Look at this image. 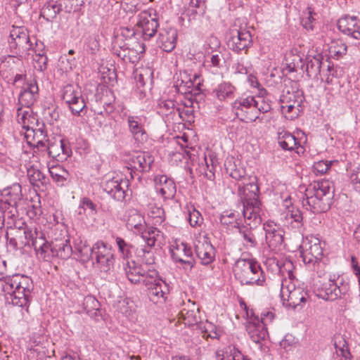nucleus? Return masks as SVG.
<instances>
[{"mask_svg": "<svg viewBox=\"0 0 360 360\" xmlns=\"http://www.w3.org/2000/svg\"><path fill=\"white\" fill-rule=\"evenodd\" d=\"M6 269V262L0 257V291L5 293L8 302L20 307H28L30 294L34 289L32 279L23 274L1 277Z\"/></svg>", "mask_w": 360, "mask_h": 360, "instance_id": "f257e3e1", "label": "nucleus"}, {"mask_svg": "<svg viewBox=\"0 0 360 360\" xmlns=\"http://www.w3.org/2000/svg\"><path fill=\"white\" fill-rule=\"evenodd\" d=\"M259 188L257 177L250 176L248 180L238 184V195L243 202V216L245 221L250 226H258L262 223V204L258 200Z\"/></svg>", "mask_w": 360, "mask_h": 360, "instance_id": "f03ea898", "label": "nucleus"}, {"mask_svg": "<svg viewBox=\"0 0 360 360\" xmlns=\"http://www.w3.org/2000/svg\"><path fill=\"white\" fill-rule=\"evenodd\" d=\"M293 265L290 262H285L280 271L285 278L281 282V297L283 304L294 309L302 307L309 300L304 287L297 285V280L292 272Z\"/></svg>", "mask_w": 360, "mask_h": 360, "instance_id": "7ed1b4c3", "label": "nucleus"}, {"mask_svg": "<svg viewBox=\"0 0 360 360\" xmlns=\"http://www.w3.org/2000/svg\"><path fill=\"white\" fill-rule=\"evenodd\" d=\"M233 271L242 285L263 286L265 284L266 278L260 264L253 259L239 258L235 262Z\"/></svg>", "mask_w": 360, "mask_h": 360, "instance_id": "20e7f679", "label": "nucleus"}, {"mask_svg": "<svg viewBox=\"0 0 360 360\" xmlns=\"http://www.w3.org/2000/svg\"><path fill=\"white\" fill-rule=\"evenodd\" d=\"M8 43L11 52L19 58H26L34 49L25 27L13 26L10 30Z\"/></svg>", "mask_w": 360, "mask_h": 360, "instance_id": "39448f33", "label": "nucleus"}, {"mask_svg": "<svg viewBox=\"0 0 360 360\" xmlns=\"http://www.w3.org/2000/svg\"><path fill=\"white\" fill-rule=\"evenodd\" d=\"M23 233L25 241L22 243L25 245H32L38 257L44 260H50L54 257L55 243L49 244L46 241L44 233L37 231V229H25Z\"/></svg>", "mask_w": 360, "mask_h": 360, "instance_id": "423d86ee", "label": "nucleus"}, {"mask_svg": "<svg viewBox=\"0 0 360 360\" xmlns=\"http://www.w3.org/2000/svg\"><path fill=\"white\" fill-rule=\"evenodd\" d=\"M144 285L147 288V294L150 301L155 304L165 303L169 293V287L155 270H150L144 281Z\"/></svg>", "mask_w": 360, "mask_h": 360, "instance_id": "0eeeda50", "label": "nucleus"}, {"mask_svg": "<svg viewBox=\"0 0 360 360\" xmlns=\"http://www.w3.org/2000/svg\"><path fill=\"white\" fill-rule=\"evenodd\" d=\"M349 291V283L338 277L336 280L330 278L327 282L323 283L316 292L319 297L327 301H334L346 295Z\"/></svg>", "mask_w": 360, "mask_h": 360, "instance_id": "6e6552de", "label": "nucleus"}, {"mask_svg": "<svg viewBox=\"0 0 360 360\" xmlns=\"http://www.w3.org/2000/svg\"><path fill=\"white\" fill-rule=\"evenodd\" d=\"M96 268L101 272L108 273L114 266L115 258L111 246L101 240L94 244V252L91 257Z\"/></svg>", "mask_w": 360, "mask_h": 360, "instance_id": "1a4fd4ad", "label": "nucleus"}, {"mask_svg": "<svg viewBox=\"0 0 360 360\" xmlns=\"http://www.w3.org/2000/svg\"><path fill=\"white\" fill-rule=\"evenodd\" d=\"M255 97L248 96L236 99L232 104V108L238 118L245 122H255L262 119L257 115V110L255 107Z\"/></svg>", "mask_w": 360, "mask_h": 360, "instance_id": "9d476101", "label": "nucleus"}, {"mask_svg": "<svg viewBox=\"0 0 360 360\" xmlns=\"http://www.w3.org/2000/svg\"><path fill=\"white\" fill-rule=\"evenodd\" d=\"M62 100L72 114L79 116L86 107L82 91L78 86L71 84L65 86L62 92Z\"/></svg>", "mask_w": 360, "mask_h": 360, "instance_id": "9b49d317", "label": "nucleus"}, {"mask_svg": "<svg viewBox=\"0 0 360 360\" xmlns=\"http://www.w3.org/2000/svg\"><path fill=\"white\" fill-rule=\"evenodd\" d=\"M136 26L141 29L144 40L150 39L155 34L159 26L155 11L148 9L139 13Z\"/></svg>", "mask_w": 360, "mask_h": 360, "instance_id": "f8f14e48", "label": "nucleus"}, {"mask_svg": "<svg viewBox=\"0 0 360 360\" xmlns=\"http://www.w3.org/2000/svg\"><path fill=\"white\" fill-rule=\"evenodd\" d=\"M27 143L33 147V157L39 160V156L44 152L49 143L46 132L42 128H30L25 134Z\"/></svg>", "mask_w": 360, "mask_h": 360, "instance_id": "ddd939ff", "label": "nucleus"}, {"mask_svg": "<svg viewBox=\"0 0 360 360\" xmlns=\"http://www.w3.org/2000/svg\"><path fill=\"white\" fill-rule=\"evenodd\" d=\"M72 150L67 141L64 139L56 140L47 144L44 152H42L39 159L46 157L52 158L58 162H63L70 157Z\"/></svg>", "mask_w": 360, "mask_h": 360, "instance_id": "4468645a", "label": "nucleus"}, {"mask_svg": "<svg viewBox=\"0 0 360 360\" xmlns=\"http://www.w3.org/2000/svg\"><path fill=\"white\" fill-rule=\"evenodd\" d=\"M266 243L271 250H280L283 243V231L274 221H266L263 225Z\"/></svg>", "mask_w": 360, "mask_h": 360, "instance_id": "2eb2a0df", "label": "nucleus"}, {"mask_svg": "<svg viewBox=\"0 0 360 360\" xmlns=\"http://www.w3.org/2000/svg\"><path fill=\"white\" fill-rule=\"evenodd\" d=\"M172 259L176 262H179L184 265V268L186 270L188 268L191 270L194 264L195 260L193 257L192 250L190 246L183 242L176 243L172 246L171 250Z\"/></svg>", "mask_w": 360, "mask_h": 360, "instance_id": "dca6fc26", "label": "nucleus"}, {"mask_svg": "<svg viewBox=\"0 0 360 360\" xmlns=\"http://www.w3.org/2000/svg\"><path fill=\"white\" fill-rule=\"evenodd\" d=\"M128 186L129 181L120 178H112L105 181L103 185L104 191L117 201L124 200Z\"/></svg>", "mask_w": 360, "mask_h": 360, "instance_id": "f3484780", "label": "nucleus"}, {"mask_svg": "<svg viewBox=\"0 0 360 360\" xmlns=\"http://www.w3.org/2000/svg\"><path fill=\"white\" fill-rule=\"evenodd\" d=\"M195 250L202 264L207 265L213 262L215 250L206 236L200 237L195 242Z\"/></svg>", "mask_w": 360, "mask_h": 360, "instance_id": "a211bd4d", "label": "nucleus"}, {"mask_svg": "<svg viewBox=\"0 0 360 360\" xmlns=\"http://www.w3.org/2000/svg\"><path fill=\"white\" fill-rule=\"evenodd\" d=\"M338 30L355 39H360V20L356 16L345 15L338 21Z\"/></svg>", "mask_w": 360, "mask_h": 360, "instance_id": "6ab92c4d", "label": "nucleus"}, {"mask_svg": "<svg viewBox=\"0 0 360 360\" xmlns=\"http://www.w3.org/2000/svg\"><path fill=\"white\" fill-rule=\"evenodd\" d=\"M201 85L200 76L195 73L191 75L187 71L180 72L179 77H178L176 86L179 88V91L186 93H192L193 89L200 90Z\"/></svg>", "mask_w": 360, "mask_h": 360, "instance_id": "aec40b11", "label": "nucleus"}, {"mask_svg": "<svg viewBox=\"0 0 360 360\" xmlns=\"http://www.w3.org/2000/svg\"><path fill=\"white\" fill-rule=\"evenodd\" d=\"M127 124L130 133L139 143H143L148 140V134L144 129L143 118L137 115H129Z\"/></svg>", "mask_w": 360, "mask_h": 360, "instance_id": "412c9836", "label": "nucleus"}, {"mask_svg": "<svg viewBox=\"0 0 360 360\" xmlns=\"http://www.w3.org/2000/svg\"><path fill=\"white\" fill-rule=\"evenodd\" d=\"M252 35L249 31L240 30L236 31V34L230 37L228 41L229 47L233 51L239 53L247 50L252 44Z\"/></svg>", "mask_w": 360, "mask_h": 360, "instance_id": "4be33fe9", "label": "nucleus"}, {"mask_svg": "<svg viewBox=\"0 0 360 360\" xmlns=\"http://www.w3.org/2000/svg\"><path fill=\"white\" fill-rule=\"evenodd\" d=\"M155 186L157 193H160L165 200L172 199L176 192L174 181L166 175L155 177Z\"/></svg>", "mask_w": 360, "mask_h": 360, "instance_id": "5701e85b", "label": "nucleus"}, {"mask_svg": "<svg viewBox=\"0 0 360 360\" xmlns=\"http://www.w3.org/2000/svg\"><path fill=\"white\" fill-rule=\"evenodd\" d=\"M178 32L176 29L169 27L160 31L158 39V44L165 52H171L176 44Z\"/></svg>", "mask_w": 360, "mask_h": 360, "instance_id": "b1692460", "label": "nucleus"}, {"mask_svg": "<svg viewBox=\"0 0 360 360\" xmlns=\"http://www.w3.org/2000/svg\"><path fill=\"white\" fill-rule=\"evenodd\" d=\"M306 199L303 200L302 205L307 210H310L314 213L325 212L328 209V203L325 199L313 193V190L307 188L305 191Z\"/></svg>", "mask_w": 360, "mask_h": 360, "instance_id": "393cba45", "label": "nucleus"}, {"mask_svg": "<svg viewBox=\"0 0 360 360\" xmlns=\"http://www.w3.org/2000/svg\"><path fill=\"white\" fill-rule=\"evenodd\" d=\"M125 274L128 280L134 284L142 282L144 284V281L146 278V275L150 269L147 271L143 269L142 266L136 264L134 261H127L126 266L124 267Z\"/></svg>", "mask_w": 360, "mask_h": 360, "instance_id": "a878e982", "label": "nucleus"}, {"mask_svg": "<svg viewBox=\"0 0 360 360\" xmlns=\"http://www.w3.org/2000/svg\"><path fill=\"white\" fill-rule=\"evenodd\" d=\"M154 162V158L148 153H138L131 158V165L136 170L148 172Z\"/></svg>", "mask_w": 360, "mask_h": 360, "instance_id": "bb28decb", "label": "nucleus"}, {"mask_svg": "<svg viewBox=\"0 0 360 360\" xmlns=\"http://www.w3.org/2000/svg\"><path fill=\"white\" fill-rule=\"evenodd\" d=\"M278 145L285 150H295L300 153V149H302L300 142L291 133L283 130L278 134Z\"/></svg>", "mask_w": 360, "mask_h": 360, "instance_id": "cd10ccee", "label": "nucleus"}, {"mask_svg": "<svg viewBox=\"0 0 360 360\" xmlns=\"http://www.w3.org/2000/svg\"><path fill=\"white\" fill-rule=\"evenodd\" d=\"M17 121L26 131L33 128L37 120L31 108L18 107L17 109Z\"/></svg>", "mask_w": 360, "mask_h": 360, "instance_id": "c85d7f7f", "label": "nucleus"}, {"mask_svg": "<svg viewBox=\"0 0 360 360\" xmlns=\"http://www.w3.org/2000/svg\"><path fill=\"white\" fill-rule=\"evenodd\" d=\"M17 213V208L9 205L8 200H0V230L4 228L6 223L11 227L12 223L9 220H13Z\"/></svg>", "mask_w": 360, "mask_h": 360, "instance_id": "c756f323", "label": "nucleus"}, {"mask_svg": "<svg viewBox=\"0 0 360 360\" xmlns=\"http://www.w3.org/2000/svg\"><path fill=\"white\" fill-rule=\"evenodd\" d=\"M246 330L250 339L255 343H259L267 335L265 326L259 321H249L246 325Z\"/></svg>", "mask_w": 360, "mask_h": 360, "instance_id": "7c9ffc66", "label": "nucleus"}, {"mask_svg": "<svg viewBox=\"0 0 360 360\" xmlns=\"http://www.w3.org/2000/svg\"><path fill=\"white\" fill-rule=\"evenodd\" d=\"M199 308L195 303H192L191 308H184L179 313L180 319L183 320L185 325L192 326L200 322Z\"/></svg>", "mask_w": 360, "mask_h": 360, "instance_id": "2f4dec72", "label": "nucleus"}, {"mask_svg": "<svg viewBox=\"0 0 360 360\" xmlns=\"http://www.w3.org/2000/svg\"><path fill=\"white\" fill-rule=\"evenodd\" d=\"M127 227L136 233L142 232L146 227L144 217L136 210L129 212Z\"/></svg>", "mask_w": 360, "mask_h": 360, "instance_id": "473e14b6", "label": "nucleus"}, {"mask_svg": "<svg viewBox=\"0 0 360 360\" xmlns=\"http://www.w3.org/2000/svg\"><path fill=\"white\" fill-rule=\"evenodd\" d=\"M248 226L243 225V224L239 226L237 229L238 231L239 234L243 238V244L245 247L250 248H255L257 245V241L256 240L255 236L253 233L252 228L256 227L257 226H250L248 224Z\"/></svg>", "mask_w": 360, "mask_h": 360, "instance_id": "72a5a7b5", "label": "nucleus"}, {"mask_svg": "<svg viewBox=\"0 0 360 360\" xmlns=\"http://www.w3.org/2000/svg\"><path fill=\"white\" fill-rule=\"evenodd\" d=\"M75 251L77 255L83 261H87L90 259L94 250V245L90 246L86 240H82L81 238H77L74 242Z\"/></svg>", "mask_w": 360, "mask_h": 360, "instance_id": "f704fd0d", "label": "nucleus"}, {"mask_svg": "<svg viewBox=\"0 0 360 360\" xmlns=\"http://www.w3.org/2000/svg\"><path fill=\"white\" fill-rule=\"evenodd\" d=\"M240 218L241 214L239 212L231 210L223 212L219 217V221L224 226H231L237 229L242 224Z\"/></svg>", "mask_w": 360, "mask_h": 360, "instance_id": "c9c22d12", "label": "nucleus"}, {"mask_svg": "<svg viewBox=\"0 0 360 360\" xmlns=\"http://www.w3.org/2000/svg\"><path fill=\"white\" fill-rule=\"evenodd\" d=\"M323 56L318 54L312 58H307L306 72L309 77L317 78L321 74Z\"/></svg>", "mask_w": 360, "mask_h": 360, "instance_id": "e433bc0d", "label": "nucleus"}, {"mask_svg": "<svg viewBox=\"0 0 360 360\" xmlns=\"http://www.w3.org/2000/svg\"><path fill=\"white\" fill-rule=\"evenodd\" d=\"M4 195L6 199L4 201H7L9 205L16 207L18 201L22 198V189L19 184H14L10 188L4 191Z\"/></svg>", "mask_w": 360, "mask_h": 360, "instance_id": "4c0bfd02", "label": "nucleus"}, {"mask_svg": "<svg viewBox=\"0 0 360 360\" xmlns=\"http://www.w3.org/2000/svg\"><path fill=\"white\" fill-rule=\"evenodd\" d=\"M304 100L303 94L302 91H289L285 92L281 96L280 102L283 104H289L297 107H302V103Z\"/></svg>", "mask_w": 360, "mask_h": 360, "instance_id": "58836bf2", "label": "nucleus"}, {"mask_svg": "<svg viewBox=\"0 0 360 360\" xmlns=\"http://www.w3.org/2000/svg\"><path fill=\"white\" fill-rule=\"evenodd\" d=\"M226 173L233 179L238 181V184H242L248 180L250 176L246 174V172L243 168H236V165L231 161L226 162L225 163Z\"/></svg>", "mask_w": 360, "mask_h": 360, "instance_id": "ea45409f", "label": "nucleus"}, {"mask_svg": "<svg viewBox=\"0 0 360 360\" xmlns=\"http://www.w3.org/2000/svg\"><path fill=\"white\" fill-rule=\"evenodd\" d=\"M236 88L229 82H223L217 86L214 92L220 101L233 98L235 96Z\"/></svg>", "mask_w": 360, "mask_h": 360, "instance_id": "a19ab883", "label": "nucleus"}, {"mask_svg": "<svg viewBox=\"0 0 360 360\" xmlns=\"http://www.w3.org/2000/svg\"><path fill=\"white\" fill-rule=\"evenodd\" d=\"M60 12L57 2L51 0L44 5L41 10L40 15L46 19V20L51 21Z\"/></svg>", "mask_w": 360, "mask_h": 360, "instance_id": "79ce46f5", "label": "nucleus"}, {"mask_svg": "<svg viewBox=\"0 0 360 360\" xmlns=\"http://www.w3.org/2000/svg\"><path fill=\"white\" fill-rule=\"evenodd\" d=\"M307 188L313 190V193L324 198L327 195L330 194L332 186L331 182L328 180H322L321 181L314 182L310 184Z\"/></svg>", "mask_w": 360, "mask_h": 360, "instance_id": "37998d69", "label": "nucleus"}, {"mask_svg": "<svg viewBox=\"0 0 360 360\" xmlns=\"http://www.w3.org/2000/svg\"><path fill=\"white\" fill-rule=\"evenodd\" d=\"M49 171L52 179L60 186L65 184L70 176L69 172L60 165L52 166Z\"/></svg>", "mask_w": 360, "mask_h": 360, "instance_id": "c03bdc74", "label": "nucleus"}, {"mask_svg": "<svg viewBox=\"0 0 360 360\" xmlns=\"http://www.w3.org/2000/svg\"><path fill=\"white\" fill-rule=\"evenodd\" d=\"M27 177L30 182L34 186L39 188L46 183L44 174L37 167L30 166L27 168Z\"/></svg>", "mask_w": 360, "mask_h": 360, "instance_id": "a18cd8bd", "label": "nucleus"}, {"mask_svg": "<svg viewBox=\"0 0 360 360\" xmlns=\"http://www.w3.org/2000/svg\"><path fill=\"white\" fill-rule=\"evenodd\" d=\"M347 48L342 40H334L329 44L328 51L332 58L338 59L346 54Z\"/></svg>", "mask_w": 360, "mask_h": 360, "instance_id": "49530a36", "label": "nucleus"}, {"mask_svg": "<svg viewBox=\"0 0 360 360\" xmlns=\"http://www.w3.org/2000/svg\"><path fill=\"white\" fill-rule=\"evenodd\" d=\"M84 309L91 317H96L99 313V302L92 296H86L84 300Z\"/></svg>", "mask_w": 360, "mask_h": 360, "instance_id": "de8ad7c7", "label": "nucleus"}, {"mask_svg": "<svg viewBox=\"0 0 360 360\" xmlns=\"http://www.w3.org/2000/svg\"><path fill=\"white\" fill-rule=\"evenodd\" d=\"M55 247L56 251L54 257H60L62 259L69 258L73 252L68 240L62 241L60 243H55Z\"/></svg>", "mask_w": 360, "mask_h": 360, "instance_id": "09e8293b", "label": "nucleus"}, {"mask_svg": "<svg viewBox=\"0 0 360 360\" xmlns=\"http://www.w3.org/2000/svg\"><path fill=\"white\" fill-rule=\"evenodd\" d=\"M143 240L147 244L149 248L153 247L158 238L160 236V231L154 227H150L148 230H143L141 232Z\"/></svg>", "mask_w": 360, "mask_h": 360, "instance_id": "8fccbe9b", "label": "nucleus"}, {"mask_svg": "<svg viewBox=\"0 0 360 360\" xmlns=\"http://www.w3.org/2000/svg\"><path fill=\"white\" fill-rule=\"evenodd\" d=\"M39 94L31 92H20L18 96V105L20 107L31 108L37 101Z\"/></svg>", "mask_w": 360, "mask_h": 360, "instance_id": "3c124183", "label": "nucleus"}, {"mask_svg": "<svg viewBox=\"0 0 360 360\" xmlns=\"http://www.w3.org/2000/svg\"><path fill=\"white\" fill-rule=\"evenodd\" d=\"M285 68L289 72H296L302 67V58L298 55L288 53L285 58Z\"/></svg>", "mask_w": 360, "mask_h": 360, "instance_id": "603ef678", "label": "nucleus"}, {"mask_svg": "<svg viewBox=\"0 0 360 360\" xmlns=\"http://www.w3.org/2000/svg\"><path fill=\"white\" fill-rule=\"evenodd\" d=\"M255 107L257 110V115H259V113H266L271 110V100L264 96H259L257 97H255Z\"/></svg>", "mask_w": 360, "mask_h": 360, "instance_id": "864d4df0", "label": "nucleus"}, {"mask_svg": "<svg viewBox=\"0 0 360 360\" xmlns=\"http://www.w3.org/2000/svg\"><path fill=\"white\" fill-rule=\"evenodd\" d=\"M115 240L122 257L124 259H129L131 257L134 246L131 244L127 243L120 237H117Z\"/></svg>", "mask_w": 360, "mask_h": 360, "instance_id": "5fc2aeb1", "label": "nucleus"}, {"mask_svg": "<svg viewBox=\"0 0 360 360\" xmlns=\"http://www.w3.org/2000/svg\"><path fill=\"white\" fill-rule=\"evenodd\" d=\"M281 108L282 113L284 114L285 117L288 120H293L297 117L302 110V107H297L289 104L281 103Z\"/></svg>", "mask_w": 360, "mask_h": 360, "instance_id": "6e6d98bb", "label": "nucleus"}, {"mask_svg": "<svg viewBox=\"0 0 360 360\" xmlns=\"http://www.w3.org/2000/svg\"><path fill=\"white\" fill-rule=\"evenodd\" d=\"M314 14L311 8H307V11L303 13L302 24L307 31H313L314 29L316 20L314 18Z\"/></svg>", "mask_w": 360, "mask_h": 360, "instance_id": "4d7b16f0", "label": "nucleus"}, {"mask_svg": "<svg viewBox=\"0 0 360 360\" xmlns=\"http://www.w3.org/2000/svg\"><path fill=\"white\" fill-rule=\"evenodd\" d=\"M286 218L288 219H292V222L295 223V228H300L303 225L302 214L300 210L294 207H288Z\"/></svg>", "mask_w": 360, "mask_h": 360, "instance_id": "13d9d810", "label": "nucleus"}, {"mask_svg": "<svg viewBox=\"0 0 360 360\" xmlns=\"http://www.w3.org/2000/svg\"><path fill=\"white\" fill-rule=\"evenodd\" d=\"M188 221L191 226H200L203 223V218L194 206L191 205L188 207Z\"/></svg>", "mask_w": 360, "mask_h": 360, "instance_id": "bf43d9fd", "label": "nucleus"}, {"mask_svg": "<svg viewBox=\"0 0 360 360\" xmlns=\"http://www.w3.org/2000/svg\"><path fill=\"white\" fill-rule=\"evenodd\" d=\"M35 53V56L33 58L34 60V66L35 69H37L38 71L42 72L44 70L46 69L47 67V61L48 58L44 54V53H37V51L33 49L32 51Z\"/></svg>", "mask_w": 360, "mask_h": 360, "instance_id": "052dcab7", "label": "nucleus"}, {"mask_svg": "<svg viewBox=\"0 0 360 360\" xmlns=\"http://www.w3.org/2000/svg\"><path fill=\"white\" fill-rule=\"evenodd\" d=\"M150 248H137L136 251V254L139 257L141 258V261L146 264H152L154 263V258L153 257V254L150 252Z\"/></svg>", "mask_w": 360, "mask_h": 360, "instance_id": "680f3d73", "label": "nucleus"}, {"mask_svg": "<svg viewBox=\"0 0 360 360\" xmlns=\"http://www.w3.org/2000/svg\"><path fill=\"white\" fill-rule=\"evenodd\" d=\"M160 113L167 115L173 112L176 109L175 102L173 100H162L158 103Z\"/></svg>", "mask_w": 360, "mask_h": 360, "instance_id": "e2e57ef3", "label": "nucleus"}, {"mask_svg": "<svg viewBox=\"0 0 360 360\" xmlns=\"http://www.w3.org/2000/svg\"><path fill=\"white\" fill-rule=\"evenodd\" d=\"M309 255L314 258H319L322 255V248L318 238H314L309 243V248L305 250Z\"/></svg>", "mask_w": 360, "mask_h": 360, "instance_id": "0e129e2a", "label": "nucleus"}, {"mask_svg": "<svg viewBox=\"0 0 360 360\" xmlns=\"http://www.w3.org/2000/svg\"><path fill=\"white\" fill-rule=\"evenodd\" d=\"M223 60L224 57L220 52L212 51L211 53H207V62L210 63L211 65L214 68H220Z\"/></svg>", "mask_w": 360, "mask_h": 360, "instance_id": "69168bd1", "label": "nucleus"}, {"mask_svg": "<svg viewBox=\"0 0 360 360\" xmlns=\"http://www.w3.org/2000/svg\"><path fill=\"white\" fill-rule=\"evenodd\" d=\"M20 92H31L33 91L34 94H39V87L37 81L34 79H25L21 86Z\"/></svg>", "mask_w": 360, "mask_h": 360, "instance_id": "338daca9", "label": "nucleus"}, {"mask_svg": "<svg viewBox=\"0 0 360 360\" xmlns=\"http://www.w3.org/2000/svg\"><path fill=\"white\" fill-rule=\"evenodd\" d=\"M332 162L327 160H320L314 162L313 165L314 171L318 174H323L328 172L331 166Z\"/></svg>", "mask_w": 360, "mask_h": 360, "instance_id": "774afa93", "label": "nucleus"}]
</instances>
